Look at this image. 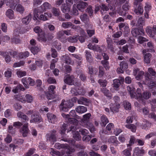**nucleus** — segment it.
<instances>
[{"label": "nucleus", "instance_id": "nucleus-54", "mask_svg": "<svg viewBox=\"0 0 156 156\" xmlns=\"http://www.w3.org/2000/svg\"><path fill=\"white\" fill-rule=\"evenodd\" d=\"M120 66L122 69H125L128 68V64L126 61H123L120 63Z\"/></svg>", "mask_w": 156, "mask_h": 156}, {"label": "nucleus", "instance_id": "nucleus-55", "mask_svg": "<svg viewBox=\"0 0 156 156\" xmlns=\"http://www.w3.org/2000/svg\"><path fill=\"white\" fill-rule=\"evenodd\" d=\"M149 73L154 78H156V72L152 68H149L148 69Z\"/></svg>", "mask_w": 156, "mask_h": 156}, {"label": "nucleus", "instance_id": "nucleus-4", "mask_svg": "<svg viewBox=\"0 0 156 156\" xmlns=\"http://www.w3.org/2000/svg\"><path fill=\"white\" fill-rule=\"evenodd\" d=\"M73 104L69 101H66L62 100L59 106L60 110L64 112H67L69 108H70L73 106Z\"/></svg>", "mask_w": 156, "mask_h": 156}, {"label": "nucleus", "instance_id": "nucleus-27", "mask_svg": "<svg viewBox=\"0 0 156 156\" xmlns=\"http://www.w3.org/2000/svg\"><path fill=\"white\" fill-rule=\"evenodd\" d=\"M62 61L65 62L66 63L68 64H70L71 62V59L67 54L63 55L62 57Z\"/></svg>", "mask_w": 156, "mask_h": 156}, {"label": "nucleus", "instance_id": "nucleus-16", "mask_svg": "<svg viewBox=\"0 0 156 156\" xmlns=\"http://www.w3.org/2000/svg\"><path fill=\"white\" fill-rule=\"evenodd\" d=\"M0 55L5 57V61L7 63H9L11 61L10 57L7 52L0 51Z\"/></svg>", "mask_w": 156, "mask_h": 156}, {"label": "nucleus", "instance_id": "nucleus-22", "mask_svg": "<svg viewBox=\"0 0 156 156\" xmlns=\"http://www.w3.org/2000/svg\"><path fill=\"white\" fill-rule=\"evenodd\" d=\"M75 109L77 112L81 114L86 112L87 110L86 107L82 106H78Z\"/></svg>", "mask_w": 156, "mask_h": 156}, {"label": "nucleus", "instance_id": "nucleus-13", "mask_svg": "<svg viewBox=\"0 0 156 156\" xmlns=\"http://www.w3.org/2000/svg\"><path fill=\"white\" fill-rule=\"evenodd\" d=\"M29 131L28 128L27 123L25 124L20 130V132L22 135L23 137H26Z\"/></svg>", "mask_w": 156, "mask_h": 156}, {"label": "nucleus", "instance_id": "nucleus-41", "mask_svg": "<svg viewBox=\"0 0 156 156\" xmlns=\"http://www.w3.org/2000/svg\"><path fill=\"white\" fill-rule=\"evenodd\" d=\"M64 36V32L63 30L58 31L56 34L57 38L60 40H62Z\"/></svg>", "mask_w": 156, "mask_h": 156}, {"label": "nucleus", "instance_id": "nucleus-33", "mask_svg": "<svg viewBox=\"0 0 156 156\" xmlns=\"http://www.w3.org/2000/svg\"><path fill=\"white\" fill-rule=\"evenodd\" d=\"M30 50L32 53L34 54H37L40 51L41 48L40 47L37 46H33L30 48Z\"/></svg>", "mask_w": 156, "mask_h": 156}, {"label": "nucleus", "instance_id": "nucleus-15", "mask_svg": "<svg viewBox=\"0 0 156 156\" xmlns=\"http://www.w3.org/2000/svg\"><path fill=\"white\" fill-rule=\"evenodd\" d=\"M32 119L30 120V122L39 123L42 121V119L40 116L37 114H34L31 116Z\"/></svg>", "mask_w": 156, "mask_h": 156}, {"label": "nucleus", "instance_id": "nucleus-7", "mask_svg": "<svg viewBox=\"0 0 156 156\" xmlns=\"http://www.w3.org/2000/svg\"><path fill=\"white\" fill-rule=\"evenodd\" d=\"M51 7V5L48 2H45L40 7L35 9L39 12H44L47 9H50Z\"/></svg>", "mask_w": 156, "mask_h": 156}, {"label": "nucleus", "instance_id": "nucleus-32", "mask_svg": "<svg viewBox=\"0 0 156 156\" xmlns=\"http://www.w3.org/2000/svg\"><path fill=\"white\" fill-rule=\"evenodd\" d=\"M136 9L134 10V12L137 14H141L143 13V9L141 4H139L137 7V8H135Z\"/></svg>", "mask_w": 156, "mask_h": 156}, {"label": "nucleus", "instance_id": "nucleus-60", "mask_svg": "<svg viewBox=\"0 0 156 156\" xmlns=\"http://www.w3.org/2000/svg\"><path fill=\"white\" fill-rule=\"evenodd\" d=\"M25 63V62L23 61H21L19 62L15 63L13 64V67H16L22 66L24 65Z\"/></svg>", "mask_w": 156, "mask_h": 156}, {"label": "nucleus", "instance_id": "nucleus-38", "mask_svg": "<svg viewBox=\"0 0 156 156\" xmlns=\"http://www.w3.org/2000/svg\"><path fill=\"white\" fill-rule=\"evenodd\" d=\"M29 53L28 51L21 52L19 53L18 56L20 58L22 59L26 58L29 56Z\"/></svg>", "mask_w": 156, "mask_h": 156}, {"label": "nucleus", "instance_id": "nucleus-17", "mask_svg": "<svg viewBox=\"0 0 156 156\" xmlns=\"http://www.w3.org/2000/svg\"><path fill=\"white\" fill-rule=\"evenodd\" d=\"M62 115L63 118L68 119L69 122L71 124L76 123L77 121V120L74 118H70L69 115L68 114L66 115L64 113H62Z\"/></svg>", "mask_w": 156, "mask_h": 156}, {"label": "nucleus", "instance_id": "nucleus-52", "mask_svg": "<svg viewBox=\"0 0 156 156\" xmlns=\"http://www.w3.org/2000/svg\"><path fill=\"white\" fill-rule=\"evenodd\" d=\"M72 25V23L70 22H63L62 24L61 27L64 28H68L71 27Z\"/></svg>", "mask_w": 156, "mask_h": 156}, {"label": "nucleus", "instance_id": "nucleus-64", "mask_svg": "<svg viewBox=\"0 0 156 156\" xmlns=\"http://www.w3.org/2000/svg\"><path fill=\"white\" fill-rule=\"evenodd\" d=\"M12 136L9 134H8L4 139V140L7 143H10L12 141Z\"/></svg>", "mask_w": 156, "mask_h": 156}, {"label": "nucleus", "instance_id": "nucleus-8", "mask_svg": "<svg viewBox=\"0 0 156 156\" xmlns=\"http://www.w3.org/2000/svg\"><path fill=\"white\" fill-rule=\"evenodd\" d=\"M151 28L150 27H147L146 32L150 37H154V36L156 35V26L154 25L153 26L152 30H151Z\"/></svg>", "mask_w": 156, "mask_h": 156}, {"label": "nucleus", "instance_id": "nucleus-47", "mask_svg": "<svg viewBox=\"0 0 156 156\" xmlns=\"http://www.w3.org/2000/svg\"><path fill=\"white\" fill-rule=\"evenodd\" d=\"M68 125L65 123H63L61 127V134H64L65 133L66 130V129L68 130L67 128Z\"/></svg>", "mask_w": 156, "mask_h": 156}, {"label": "nucleus", "instance_id": "nucleus-49", "mask_svg": "<svg viewBox=\"0 0 156 156\" xmlns=\"http://www.w3.org/2000/svg\"><path fill=\"white\" fill-rule=\"evenodd\" d=\"M16 10L20 13H23L24 12L25 9L23 6L20 4H19L16 6Z\"/></svg>", "mask_w": 156, "mask_h": 156}, {"label": "nucleus", "instance_id": "nucleus-58", "mask_svg": "<svg viewBox=\"0 0 156 156\" xmlns=\"http://www.w3.org/2000/svg\"><path fill=\"white\" fill-rule=\"evenodd\" d=\"M77 6L76 5L74 4L73 7L72 13V14L75 16H77L79 14L78 11L76 8Z\"/></svg>", "mask_w": 156, "mask_h": 156}, {"label": "nucleus", "instance_id": "nucleus-53", "mask_svg": "<svg viewBox=\"0 0 156 156\" xmlns=\"http://www.w3.org/2000/svg\"><path fill=\"white\" fill-rule=\"evenodd\" d=\"M136 140L135 137L133 136H131L129 141V143L127 144V147H130L135 142L136 143Z\"/></svg>", "mask_w": 156, "mask_h": 156}, {"label": "nucleus", "instance_id": "nucleus-5", "mask_svg": "<svg viewBox=\"0 0 156 156\" xmlns=\"http://www.w3.org/2000/svg\"><path fill=\"white\" fill-rule=\"evenodd\" d=\"M76 128L75 126H72L68 129V132L71 131L73 133V137L75 140L79 141L81 140V137L78 131H76Z\"/></svg>", "mask_w": 156, "mask_h": 156}, {"label": "nucleus", "instance_id": "nucleus-61", "mask_svg": "<svg viewBox=\"0 0 156 156\" xmlns=\"http://www.w3.org/2000/svg\"><path fill=\"white\" fill-rule=\"evenodd\" d=\"M144 72L143 71H140L139 72L137 76L136 77V79L138 80H140L142 79L144 74Z\"/></svg>", "mask_w": 156, "mask_h": 156}, {"label": "nucleus", "instance_id": "nucleus-25", "mask_svg": "<svg viewBox=\"0 0 156 156\" xmlns=\"http://www.w3.org/2000/svg\"><path fill=\"white\" fill-rule=\"evenodd\" d=\"M51 154L53 156H62L63 154V153H60L59 151L55 150L52 148L49 150Z\"/></svg>", "mask_w": 156, "mask_h": 156}, {"label": "nucleus", "instance_id": "nucleus-50", "mask_svg": "<svg viewBox=\"0 0 156 156\" xmlns=\"http://www.w3.org/2000/svg\"><path fill=\"white\" fill-rule=\"evenodd\" d=\"M123 104L126 110H130L131 106V104L126 101H123Z\"/></svg>", "mask_w": 156, "mask_h": 156}, {"label": "nucleus", "instance_id": "nucleus-45", "mask_svg": "<svg viewBox=\"0 0 156 156\" xmlns=\"http://www.w3.org/2000/svg\"><path fill=\"white\" fill-rule=\"evenodd\" d=\"M129 1H126L125 3L123 4L122 7V10L127 11L130 8V6L129 5Z\"/></svg>", "mask_w": 156, "mask_h": 156}, {"label": "nucleus", "instance_id": "nucleus-23", "mask_svg": "<svg viewBox=\"0 0 156 156\" xmlns=\"http://www.w3.org/2000/svg\"><path fill=\"white\" fill-rule=\"evenodd\" d=\"M141 90L139 88H137L136 90V93H135V95L134 98L137 99L138 101H142V95L141 94Z\"/></svg>", "mask_w": 156, "mask_h": 156}, {"label": "nucleus", "instance_id": "nucleus-6", "mask_svg": "<svg viewBox=\"0 0 156 156\" xmlns=\"http://www.w3.org/2000/svg\"><path fill=\"white\" fill-rule=\"evenodd\" d=\"M77 4V8L79 10H83L88 5V4L83 1V0H75Z\"/></svg>", "mask_w": 156, "mask_h": 156}, {"label": "nucleus", "instance_id": "nucleus-31", "mask_svg": "<svg viewBox=\"0 0 156 156\" xmlns=\"http://www.w3.org/2000/svg\"><path fill=\"white\" fill-rule=\"evenodd\" d=\"M76 72L78 75H80L79 77L81 80L84 81L86 80V77L84 74L82 73L81 70H76Z\"/></svg>", "mask_w": 156, "mask_h": 156}, {"label": "nucleus", "instance_id": "nucleus-62", "mask_svg": "<svg viewBox=\"0 0 156 156\" xmlns=\"http://www.w3.org/2000/svg\"><path fill=\"white\" fill-rule=\"evenodd\" d=\"M55 88V87L54 85L50 86L48 88L49 93L51 94H54L55 93V91L54 90Z\"/></svg>", "mask_w": 156, "mask_h": 156}, {"label": "nucleus", "instance_id": "nucleus-40", "mask_svg": "<svg viewBox=\"0 0 156 156\" xmlns=\"http://www.w3.org/2000/svg\"><path fill=\"white\" fill-rule=\"evenodd\" d=\"M38 39L39 41L41 42H45L47 41V38L45 36V34L44 33L39 34Z\"/></svg>", "mask_w": 156, "mask_h": 156}, {"label": "nucleus", "instance_id": "nucleus-26", "mask_svg": "<svg viewBox=\"0 0 156 156\" xmlns=\"http://www.w3.org/2000/svg\"><path fill=\"white\" fill-rule=\"evenodd\" d=\"M101 122L100 124L102 126H105L106 124L108 122V120L105 115H103L101 117Z\"/></svg>", "mask_w": 156, "mask_h": 156}, {"label": "nucleus", "instance_id": "nucleus-44", "mask_svg": "<svg viewBox=\"0 0 156 156\" xmlns=\"http://www.w3.org/2000/svg\"><path fill=\"white\" fill-rule=\"evenodd\" d=\"M101 91L105 96L107 97H110L111 94L109 90L106 88L102 87L101 89Z\"/></svg>", "mask_w": 156, "mask_h": 156}, {"label": "nucleus", "instance_id": "nucleus-63", "mask_svg": "<svg viewBox=\"0 0 156 156\" xmlns=\"http://www.w3.org/2000/svg\"><path fill=\"white\" fill-rule=\"evenodd\" d=\"M35 151V149L34 148H31L30 149L26 154L25 156H30L34 153Z\"/></svg>", "mask_w": 156, "mask_h": 156}, {"label": "nucleus", "instance_id": "nucleus-37", "mask_svg": "<svg viewBox=\"0 0 156 156\" xmlns=\"http://www.w3.org/2000/svg\"><path fill=\"white\" fill-rule=\"evenodd\" d=\"M85 52L86 58L87 61L90 62H92L93 61V58L90 52L87 51H86Z\"/></svg>", "mask_w": 156, "mask_h": 156}, {"label": "nucleus", "instance_id": "nucleus-43", "mask_svg": "<svg viewBox=\"0 0 156 156\" xmlns=\"http://www.w3.org/2000/svg\"><path fill=\"white\" fill-rule=\"evenodd\" d=\"M132 150V148L129 147V148L124 150L122 151L123 154L126 156H131V152Z\"/></svg>", "mask_w": 156, "mask_h": 156}, {"label": "nucleus", "instance_id": "nucleus-18", "mask_svg": "<svg viewBox=\"0 0 156 156\" xmlns=\"http://www.w3.org/2000/svg\"><path fill=\"white\" fill-rule=\"evenodd\" d=\"M90 102L89 100L83 97H81L80 99L77 101V102L79 104L85 105H87V104Z\"/></svg>", "mask_w": 156, "mask_h": 156}, {"label": "nucleus", "instance_id": "nucleus-11", "mask_svg": "<svg viewBox=\"0 0 156 156\" xmlns=\"http://www.w3.org/2000/svg\"><path fill=\"white\" fill-rule=\"evenodd\" d=\"M110 105V110L113 113H116L119 112V109L120 107L119 103L115 102V103H111Z\"/></svg>", "mask_w": 156, "mask_h": 156}, {"label": "nucleus", "instance_id": "nucleus-12", "mask_svg": "<svg viewBox=\"0 0 156 156\" xmlns=\"http://www.w3.org/2000/svg\"><path fill=\"white\" fill-rule=\"evenodd\" d=\"M110 144H112L116 147L118 146L120 143L117 140V138L114 136H110L108 141Z\"/></svg>", "mask_w": 156, "mask_h": 156}, {"label": "nucleus", "instance_id": "nucleus-3", "mask_svg": "<svg viewBox=\"0 0 156 156\" xmlns=\"http://www.w3.org/2000/svg\"><path fill=\"white\" fill-rule=\"evenodd\" d=\"M64 81L65 83L69 85H74L75 86H78L80 85V82L76 79L73 76H68L65 77Z\"/></svg>", "mask_w": 156, "mask_h": 156}, {"label": "nucleus", "instance_id": "nucleus-10", "mask_svg": "<svg viewBox=\"0 0 156 156\" xmlns=\"http://www.w3.org/2000/svg\"><path fill=\"white\" fill-rule=\"evenodd\" d=\"M19 0H4V2L7 6L12 8L16 6L17 3L19 2Z\"/></svg>", "mask_w": 156, "mask_h": 156}, {"label": "nucleus", "instance_id": "nucleus-34", "mask_svg": "<svg viewBox=\"0 0 156 156\" xmlns=\"http://www.w3.org/2000/svg\"><path fill=\"white\" fill-rule=\"evenodd\" d=\"M119 27L120 30H122V28L124 30H127L129 29V27L127 23H121L119 25Z\"/></svg>", "mask_w": 156, "mask_h": 156}, {"label": "nucleus", "instance_id": "nucleus-2", "mask_svg": "<svg viewBox=\"0 0 156 156\" xmlns=\"http://www.w3.org/2000/svg\"><path fill=\"white\" fill-rule=\"evenodd\" d=\"M43 12H39L37 10L34 9L33 19L34 20L38 21L39 20L46 21L48 20L49 18L51 17L52 14L50 13L45 12L44 14H41L40 16L38 13Z\"/></svg>", "mask_w": 156, "mask_h": 156}, {"label": "nucleus", "instance_id": "nucleus-48", "mask_svg": "<svg viewBox=\"0 0 156 156\" xmlns=\"http://www.w3.org/2000/svg\"><path fill=\"white\" fill-rule=\"evenodd\" d=\"M151 96V94L150 93L147 91L144 92L142 95V101H142L143 98L146 99H148Z\"/></svg>", "mask_w": 156, "mask_h": 156}, {"label": "nucleus", "instance_id": "nucleus-56", "mask_svg": "<svg viewBox=\"0 0 156 156\" xmlns=\"http://www.w3.org/2000/svg\"><path fill=\"white\" fill-rule=\"evenodd\" d=\"M12 74L11 70L9 69H8L4 73L5 76L8 78L10 77L11 76Z\"/></svg>", "mask_w": 156, "mask_h": 156}, {"label": "nucleus", "instance_id": "nucleus-29", "mask_svg": "<svg viewBox=\"0 0 156 156\" xmlns=\"http://www.w3.org/2000/svg\"><path fill=\"white\" fill-rule=\"evenodd\" d=\"M32 17V15L31 13H30L27 16L22 19V22L24 24H28L30 20Z\"/></svg>", "mask_w": 156, "mask_h": 156}, {"label": "nucleus", "instance_id": "nucleus-9", "mask_svg": "<svg viewBox=\"0 0 156 156\" xmlns=\"http://www.w3.org/2000/svg\"><path fill=\"white\" fill-rule=\"evenodd\" d=\"M131 32L133 36L135 37H136L139 35H144V30L142 28L140 29L137 28L133 29Z\"/></svg>", "mask_w": 156, "mask_h": 156}, {"label": "nucleus", "instance_id": "nucleus-19", "mask_svg": "<svg viewBox=\"0 0 156 156\" xmlns=\"http://www.w3.org/2000/svg\"><path fill=\"white\" fill-rule=\"evenodd\" d=\"M80 18L82 21L85 24L88 23L89 19L86 13H83L80 16Z\"/></svg>", "mask_w": 156, "mask_h": 156}, {"label": "nucleus", "instance_id": "nucleus-36", "mask_svg": "<svg viewBox=\"0 0 156 156\" xmlns=\"http://www.w3.org/2000/svg\"><path fill=\"white\" fill-rule=\"evenodd\" d=\"M126 127L130 129L133 132H135L136 130V126L133 124H127L126 125Z\"/></svg>", "mask_w": 156, "mask_h": 156}, {"label": "nucleus", "instance_id": "nucleus-39", "mask_svg": "<svg viewBox=\"0 0 156 156\" xmlns=\"http://www.w3.org/2000/svg\"><path fill=\"white\" fill-rule=\"evenodd\" d=\"M63 149H64L65 151L67 154H70L74 151V149L72 148L69 146H66L65 145Z\"/></svg>", "mask_w": 156, "mask_h": 156}, {"label": "nucleus", "instance_id": "nucleus-59", "mask_svg": "<svg viewBox=\"0 0 156 156\" xmlns=\"http://www.w3.org/2000/svg\"><path fill=\"white\" fill-rule=\"evenodd\" d=\"M98 82L100 85L103 87H106L107 83V81L105 80H103L101 79H100L98 80Z\"/></svg>", "mask_w": 156, "mask_h": 156}, {"label": "nucleus", "instance_id": "nucleus-30", "mask_svg": "<svg viewBox=\"0 0 156 156\" xmlns=\"http://www.w3.org/2000/svg\"><path fill=\"white\" fill-rule=\"evenodd\" d=\"M127 90L130 94L131 97L132 98H134L135 96L134 94H135V93L134 92L135 90V89L134 88L132 87H131L129 86L127 87Z\"/></svg>", "mask_w": 156, "mask_h": 156}, {"label": "nucleus", "instance_id": "nucleus-51", "mask_svg": "<svg viewBox=\"0 0 156 156\" xmlns=\"http://www.w3.org/2000/svg\"><path fill=\"white\" fill-rule=\"evenodd\" d=\"M145 22L144 19L142 17H140L139 18L137 21L138 26L145 25Z\"/></svg>", "mask_w": 156, "mask_h": 156}, {"label": "nucleus", "instance_id": "nucleus-28", "mask_svg": "<svg viewBox=\"0 0 156 156\" xmlns=\"http://www.w3.org/2000/svg\"><path fill=\"white\" fill-rule=\"evenodd\" d=\"M93 26L90 24H88L87 30V32L89 36L90 37H91L94 34V30H90V28H92Z\"/></svg>", "mask_w": 156, "mask_h": 156}, {"label": "nucleus", "instance_id": "nucleus-14", "mask_svg": "<svg viewBox=\"0 0 156 156\" xmlns=\"http://www.w3.org/2000/svg\"><path fill=\"white\" fill-rule=\"evenodd\" d=\"M144 153V150L142 148L137 147L135 149L133 156H142Z\"/></svg>", "mask_w": 156, "mask_h": 156}, {"label": "nucleus", "instance_id": "nucleus-35", "mask_svg": "<svg viewBox=\"0 0 156 156\" xmlns=\"http://www.w3.org/2000/svg\"><path fill=\"white\" fill-rule=\"evenodd\" d=\"M78 37V35H76L73 37H68L67 40V41L71 43L76 42L77 41Z\"/></svg>", "mask_w": 156, "mask_h": 156}, {"label": "nucleus", "instance_id": "nucleus-21", "mask_svg": "<svg viewBox=\"0 0 156 156\" xmlns=\"http://www.w3.org/2000/svg\"><path fill=\"white\" fill-rule=\"evenodd\" d=\"M70 7V6L69 5H68L65 3L62 4L61 7V9L63 13H65L69 11Z\"/></svg>", "mask_w": 156, "mask_h": 156}, {"label": "nucleus", "instance_id": "nucleus-20", "mask_svg": "<svg viewBox=\"0 0 156 156\" xmlns=\"http://www.w3.org/2000/svg\"><path fill=\"white\" fill-rule=\"evenodd\" d=\"M47 116L48 121L51 123H54L56 120V116L51 113H48L47 114Z\"/></svg>", "mask_w": 156, "mask_h": 156}, {"label": "nucleus", "instance_id": "nucleus-1", "mask_svg": "<svg viewBox=\"0 0 156 156\" xmlns=\"http://www.w3.org/2000/svg\"><path fill=\"white\" fill-rule=\"evenodd\" d=\"M91 116V114L90 113H88L84 115L81 120V123L83 126L88 127L92 133L94 130V127L92 124L90 122Z\"/></svg>", "mask_w": 156, "mask_h": 156}, {"label": "nucleus", "instance_id": "nucleus-42", "mask_svg": "<svg viewBox=\"0 0 156 156\" xmlns=\"http://www.w3.org/2000/svg\"><path fill=\"white\" fill-rule=\"evenodd\" d=\"M151 57V55L150 53H146L144 56L145 62L147 63H149L150 62V59Z\"/></svg>", "mask_w": 156, "mask_h": 156}, {"label": "nucleus", "instance_id": "nucleus-46", "mask_svg": "<svg viewBox=\"0 0 156 156\" xmlns=\"http://www.w3.org/2000/svg\"><path fill=\"white\" fill-rule=\"evenodd\" d=\"M113 87L116 88H118L121 85V82L119 79H115L113 81Z\"/></svg>", "mask_w": 156, "mask_h": 156}, {"label": "nucleus", "instance_id": "nucleus-57", "mask_svg": "<svg viewBox=\"0 0 156 156\" xmlns=\"http://www.w3.org/2000/svg\"><path fill=\"white\" fill-rule=\"evenodd\" d=\"M89 73L90 74H92L94 73H96L98 72V69L95 68H93L92 66H90L88 68Z\"/></svg>", "mask_w": 156, "mask_h": 156}, {"label": "nucleus", "instance_id": "nucleus-24", "mask_svg": "<svg viewBox=\"0 0 156 156\" xmlns=\"http://www.w3.org/2000/svg\"><path fill=\"white\" fill-rule=\"evenodd\" d=\"M5 14L6 16L10 19H12L15 18L14 12L10 9H9L7 10Z\"/></svg>", "mask_w": 156, "mask_h": 156}]
</instances>
